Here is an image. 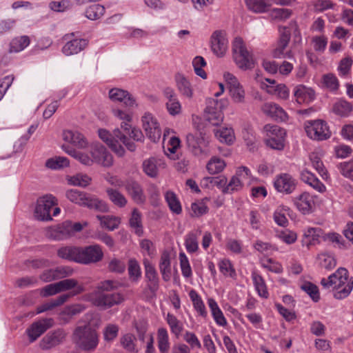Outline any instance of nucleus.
I'll return each instance as SVG.
<instances>
[{"label": "nucleus", "mask_w": 353, "mask_h": 353, "mask_svg": "<svg viewBox=\"0 0 353 353\" xmlns=\"http://www.w3.org/2000/svg\"><path fill=\"white\" fill-rule=\"evenodd\" d=\"M297 185L296 180L290 174L282 173L276 176L274 187L277 192L285 194H292Z\"/></svg>", "instance_id": "f8f14e48"}, {"label": "nucleus", "mask_w": 353, "mask_h": 353, "mask_svg": "<svg viewBox=\"0 0 353 353\" xmlns=\"http://www.w3.org/2000/svg\"><path fill=\"white\" fill-rule=\"evenodd\" d=\"M214 133L221 142L231 144L234 140V132L231 128H221L216 130Z\"/></svg>", "instance_id": "8fccbe9b"}, {"label": "nucleus", "mask_w": 353, "mask_h": 353, "mask_svg": "<svg viewBox=\"0 0 353 353\" xmlns=\"http://www.w3.org/2000/svg\"><path fill=\"white\" fill-rule=\"evenodd\" d=\"M54 321L52 319H43L33 323L27 330L30 343H33L40 337L48 329L52 327Z\"/></svg>", "instance_id": "2eb2a0df"}, {"label": "nucleus", "mask_w": 353, "mask_h": 353, "mask_svg": "<svg viewBox=\"0 0 353 353\" xmlns=\"http://www.w3.org/2000/svg\"><path fill=\"white\" fill-rule=\"evenodd\" d=\"M291 32L285 27L280 29V37L277 46L272 52V56L276 59H292L293 54L291 50H285L290 40Z\"/></svg>", "instance_id": "9b49d317"}, {"label": "nucleus", "mask_w": 353, "mask_h": 353, "mask_svg": "<svg viewBox=\"0 0 353 353\" xmlns=\"http://www.w3.org/2000/svg\"><path fill=\"white\" fill-rule=\"evenodd\" d=\"M225 166L226 163L223 159L217 157H212L208 161L206 168L210 174H216L221 172Z\"/></svg>", "instance_id": "de8ad7c7"}, {"label": "nucleus", "mask_w": 353, "mask_h": 353, "mask_svg": "<svg viewBox=\"0 0 353 353\" xmlns=\"http://www.w3.org/2000/svg\"><path fill=\"white\" fill-rule=\"evenodd\" d=\"M338 168L342 175L353 181V159L350 161L341 163Z\"/></svg>", "instance_id": "774afa93"}, {"label": "nucleus", "mask_w": 353, "mask_h": 353, "mask_svg": "<svg viewBox=\"0 0 353 353\" xmlns=\"http://www.w3.org/2000/svg\"><path fill=\"white\" fill-rule=\"evenodd\" d=\"M262 111L268 116L277 121H285L288 114L285 110L274 103H266L262 106Z\"/></svg>", "instance_id": "b1692460"}, {"label": "nucleus", "mask_w": 353, "mask_h": 353, "mask_svg": "<svg viewBox=\"0 0 353 353\" xmlns=\"http://www.w3.org/2000/svg\"><path fill=\"white\" fill-rule=\"evenodd\" d=\"M246 4L250 10L261 13L268 10L270 4L265 0H246Z\"/></svg>", "instance_id": "603ef678"}, {"label": "nucleus", "mask_w": 353, "mask_h": 353, "mask_svg": "<svg viewBox=\"0 0 353 353\" xmlns=\"http://www.w3.org/2000/svg\"><path fill=\"white\" fill-rule=\"evenodd\" d=\"M323 84L330 91H336L339 87L336 77L331 73L324 74L322 78Z\"/></svg>", "instance_id": "69168bd1"}, {"label": "nucleus", "mask_w": 353, "mask_h": 353, "mask_svg": "<svg viewBox=\"0 0 353 353\" xmlns=\"http://www.w3.org/2000/svg\"><path fill=\"white\" fill-rule=\"evenodd\" d=\"M323 238L339 249H347L350 245L349 241H347L341 234L336 232H328L325 234Z\"/></svg>", "instance_id": "4c0bfd02"}, {"label": "nucleus", "mask_w": 353, "mask_h": 353, "mask_svg": "<svg viewBox=\"0 0 353 353\" xmlns=\"http://www.w3.org/2000/svg\"><path fill=\"white\" fill-rule=\"evenodd\" d=\"M294 96L299 103H309L314 100L315 92L312 88L301 85L295 88Z\"/></svg>", "instance_id": "cd10ccee"}, {"label": "nucleus", "mask_w": 353, "mask_h": 353, "mask_svg": "<svg viewBox=\"0 0 353 353\" xmlns=\"http://www.w3.org/2000/svg\"><path fill=\"white\" fill-rule=\"evenodd\" d=\"M98 133L100 139L106 143L119 157H122L124 154L125 150L121 145L119 138L115 137L114 133L111 134L105 129H99Z\"/></svg>", "instance_id": "aec40b11"}, {"label": "nucleus", "mask_w": 353, "mask_h": 353, "mask_svg": "<svg viewBox=\"0 0 353 353\" xmlns=\"http://www.w3.org/2000/svg\"><path fill=\"white\" fill-rule=\"evenodd\" d=\"M170 256L168 252L165 251L161 256L159 270L164 281H168L171 278Z\"/></svg>", "instance_id": "c756f323"}, {"label": "nucleus", "mask_w": 353, "mask_h": 353, "mask_svg": "<svg viewBox=\"0 0 353 353\" xmlns=\"http://www.w3.org/2000/svg\"><path fill=\"white\" fill-rule=\"evenodd\" d=\"M192 121L194 127L199 132V137H196L192 134H188L186 137V141L192 152L195 155H199L203 152L201 145L204 142L205 132H204V125L200 123L201 119L199 117H193Z\"/></svg>", "instance_id": "1a4fd4ad"}, {"label": "nucleus", "mask_w": 353, "mask_h": 353, "mask_svg": "<svg viewBox=\"0 0 353 353\" xmlns=\"http://www.w3.org/2000/svg\"><path fill=\"white\" fill-rule=\"evenodd\" d=\"M74 34H65L64 39L68 41L62 48V52L66 56L74 55L83 50L88 46V41L85 39H70Z\"/></svg>", "instance_id": "dca6fc26"}, {"label": "nucleus", "mask_w": 353, "mask_h": 353, "mask_svg": "<svg viewBox=\"0 0 353 353\" xmlns=\"http://www.w3.org/2000/svg\"><path fill=\"white\" fill-rule=\"evenodd\" d=\"M86 199L83 201V207H87L90 210H94L101 212H106L109 208L105 201L100 199L97 196L87 193Z\"/></svg>", "instance_id": "a878e982"}, {"label": "nucleus", "mask_w": 353, "mask_h": 353, "mask_svg": "<svg viewBox=\"0 0 353 353\" xmlns=\"http://www.w3.org/2000/svg\"><path fill=\"white\" fill-rule=\"evenodd\" d=\"M79 247L65 246L59 248L57 255L63 259L77 263Z\"/></svg>", "instance_id": "a19ab883"}, {"label": "nucleus", "mask_w": 353, "mask_h": 353, "mask_svg": "<svg viewBox=\"0 0 353 353\" xmlns=\"http://www.w3.org/2000/svg\"><path fill=\"white\" fill-rule=\"evenodd\" d=\"M130 225L132 228L135 229V233L138 236H141L143 234L141 216L137 209H134L132 212V216L130 219Z\"/></svg>", "instance_id": "052dcab7"}, {"label": "nucleus", "mask_w": 353, "mask_h": 353, "mask_svg": "<svg viewBox=\"0 0 353 353\" xmlns=\"http://www.w3.org/2000/svg\"><path fill=\"white\" fill-rule=\"evenodd\" d=\"M143 172L150 177H156L158 174V168L157 166V160L155 158H150L143 162Z\"/></svg>", "instance_id": "bf43d9fd"}, {"label": "nucleus", "mask_w": 353, "mask_h": 353, "mask_svg": "<svg viewBox=\"0 0 353 353\" xmlns=\"http://www.w3.org/2000/svg\"><path fill=\"white\" fill-rule=\"evenodd\" d=\"M97 218L100 221L102 227L111 231L117 229L120 224V219L116 216L97 215Z\"/></svg>", "instance_id": "3c124183"}, {"label": "nucleus", "mask_w": 353, "mask_h": 353, "mask_svg": "<svg viewBox=\"0 0 353 353\" xmlns=\"http://www.w3.org/2000/svg\"><path fill=\"white\" fill-rule=\"evenodd\" d=\"M128 274L133 281H137L141 276V268L134 259H130L128 262Z\"/></svg>", "instance_id": "0e129e2a"}, {"label": "nucleus", "mask_w": 353, "mask_h": 353, "mask_svg": "<svg viewBox=\"0 0 353 353\" xmlns=\"http://www.w3.org/2000/svg\"><path fill=\"white\" fill-rule=\"evenodd\" d=\"M73 341L84 351H93L99 343L97 332L89 326L77 327L73 333Z\"/></svg>", "instance_id": "f03ea898"}, {"label": "nucleus", "mask_w": 353, "mask_h": 353, "mask_svg": "<svg viewBox=\"0 0 353 353\" xmlns=\"http://www.w3.org/2000/svg\"><path fill=\"white\" fill-rule=\"evenodd\" d=\"M220 272L225 276L235 278L236 273L231 261L229 259H223L219 263Z\"/></svg>", "instance_id": "680f3d73"}, {"label": "nucleus", "mask_w": 353, "mask_h": 353, "mask_svg": "<svg viewBox=\"0 0 353 353\" xmlns=\"http://www.w3.org/2000/svg\"><path fill=\"white\" fill-rule=\"evenodd\" d=\"M243 183L241 179H238L234 175L231 178L229 183L225 185L223 188V194H232L234 192L239 191L242 189Z\"/></svg>", "instance_id": "13d9d810"}, {"label": "nucleus", "mask_w": 353, "mask_h": 353, "mask_svg": "<svg viewBox=\"0 0 353 353\" xmlns=\"http://www.w3.org/2000/svg\"><path fill=\"white\" fill-rule=\"evenodd\" d=\"M70 221H65L52 232L51 236L58 241L66 239L72 235Z\"/></svg>", "instance_id": "7c9ffc66"}, {"label": "nucleus", "mask_w": 353, "mask_h": 353, "mask_svg": "<svg viewBox=\"0 0 353 353\" xmlns=\"http://www.w3.org/2000/svg\"><path fill=\"white\" fill-rule=\"evenodd\" d=\"M262 89L272 94H276L281 99H286L289 97V90L284 84H276V85H268L265 82L261 81Z\"/></svg>", "instance_id": "473e14b6"}, {"label": "nucleus", "mask_w": 353, "mask_h": 353, "mask_svg": "<svg viewBox=\"0 0 353 353\" xmlns=\"http://www.w3.org/2000/svg\"><path fill=\"white\" fill-rule=\"evenodd\" d=\"M87 193L79 191L77 189L68 190L66 193V197L72 203L82 206L84 204L83 201L86 199Z\"/></svg>", "instance_id": "6e6d98bb"}, {"label": "nucleus", "mask_w": 353, "mask_h": 353, "mask_svg": "<svg viewBox=\"0 0 353 353\" xmlns=\"http://www.w3.org/2000/svg\"><path fill=\"white\" fill-rule=\"evenodd\" d=\"M123 297L120 293H105L97 292L93 294L92 303L103 310L111 307L123 302Z\"/></svg>", "instance_id": "9d476101"}, {"label": "nucleus", "mask_w": 353, "mask_h": 353, "mask_svg": "<svg viewBox=\"0 0 353 353\" xmlns=\"http://www.w3.org/2000/svg\"><path fill=\"white\" fill-rule=\"evenodd\" d=\"M105 8L100 4H93L88 7L85 11V16L90 20L99 19L105 14Z\"/></svg>", "instance_id": "a18cd8bd"}, {"label": "nucleus", "mask_w": 353, "mask_h": 353, "mask_svg": "<svg viewBox=\"0 0 353 353\" xmlns=\"http://www.w3.org/2000/svg\"><path fill=\"white\" fill-rule=\"evenodd\" d=\"M125 188L137 204L145 203L146 198L139 183L134 180H129L125 183Z\"/></svg>", "instance_id": "5701e85b"}, {"label": "nucleus", "mask_w": 353, "mask_h": 353, "mask_svg": "<svg viewBox=\"0 0 353 353\" xmlns=\"http://www.w3.org/2000/svg\"><path fill=\"white\" fill-rule=\"evenodd\" d=\"M304 128L307 137L315 141L327 140L332 134L327 123L321 119L306 121Z\"/></svg>", "instance_id": "39448f33"}, {"label": "nucleus", "mask_w": 353, "mask_h": 353, "mask_svg": "<svg viewBox=\"0 0 353 353\" xmlns=\"http://www.w3.org/2000/svg\"><path fill=\"white\" fill-rule=\"evenodd\" d=\"M30 44V39L28 36H21L14 38L10 44V52H19L24 50Z\"/></svg>", "instance_id": "09e8293b"}, {"label": "nucleus", "mask_w": 353, "mask_h": 353, "mask_svg": "<svg viewBox=\"0 0 353 353\" xmlns=\"http://www.w3.org/2000/svg\"><path fill=\"white\" fill-rule=\"evenodd\" d=\"M69 160L64 157L50 158L46 162V166L52 170H58L69 165Z\"/></svg>", "instance_id": "5fc2aeb1"}, {"label": "nucleus", "mask_w": 353, "mask_h": 353, "mask_svg": "<svg viewBox=\"0 0 353 353\" xmlns=\"http://www.w3.org/2000/svg\"><path fill=\"white\" fill-rule=\"evenodd\" d=\"M90 154L94 163L103 167H110L113 163L112 154L105 146L100 143H96L92 146Z\"/></svg>", "instance_id": "4468645a"}, {"label": "nucleus", "mask_w": 353, "mask_h": 353, "mask_svg": "<svg viewBox=\"0 0 353 353\" xmlns=\"http://www.w3.org/2000/svg\"><path fill=\"white\" fill-rule=\"evenodd\" d=\"M63 149L66 153L79 161L83 165H90L94 163L92 158H90L87 154L77 151L68 145H63Z\"/></svg>", "instance_id": "ea45409f"}, {"label": "nucleus", "mask_w": 353, "mask_h": 353, "mask_svg": "<svg viewBox=\"0 0 353 353\" xmlns=\"http://www.w3.org/2000/svg\"><path fill=\"white\" fill-rule=\"evenodd\" d=\"M252 279L259 296L267 299L269 296V293L263 277L256 272H252Z\"/></svg>", "instance_id": "c9c22d12"}, {"label": "nucleus", "mask_w": 353, "mask_h": 353, "mask_svg": "<svg viewBox=\"0 0 353 353\" xmlns=\"http://www.w3.org/2000/svg\"><path fill=\"white\" fill-rule=\"evenodd\" d=\"M185 246L188 253H194L199 249L198 235L194 232H189L185 237Z\"/></svg>", "instance_id": "864d4df0"}, {"label": "nucleus", "mask_w": 353, "mask_h": 353, "mask_svg": "<svg viewBox=\"0 0 353 353\" xmlns=\"http://www.w3.org/2000/svg\"><path fill=\"white\" fill-rule=\"evenodd\" d=\"M176 81L181 94L186 97L191 98L192 97V90L188 79L183 75L178 74L176 76Z\"/></svg>", "instance_id": "37998d69"}, {"label": "nucleus", "mask_w": 353, "mask_h": 353, "mask_svg": "<svg viewBox=\"0 0 353 353\" xmlns=\"http://www.w3.org/2000/svg\"><path fill=\"white\" fill-rule=\"evenodd\" d=\"M60 292L73 289L72 292L69 294L70 296L79 294L85 291L83 285L79 284L78 281L74 279H67L57 282Z\"/></svg>", "instance_id": "bb28decb"}, {"label": "nucleus", "mask_w": 353, "mask_h": 353, "mask_svg": "<svg viewBox=\"0 0 353 353\" xmlns=\"http://www.w3.org/2000/svg\"><path fill=\"white\" fill-rule=\"evenodd\" d=\"M323 230L320 228H308L304 231V243L309 247L319 242V238L323 234Z\"/></svg>", "instance_id": "e433bc0d"}, {"label": "nucleus", "mask_w": 353, "mask_h": 353, "mask_svg": "<svg viewBox=\"0 0 353 353\" xmlns=\"http://www.w3.org/2000/svg\"><path fill=\"white\" fill-rule=\"evenodd\" d=\"M165 199L169 206L170 210L176 214H179L182 212L181 205L176 195L172 191H168L165 194Z\"/></svg>", "instance_id": "49530a36"}, {"label": "nucleus", "mask_w": 353, "mask_h": 353, "mask_svg": "<svg viewBox=\"0 0 353 353\" xmlns=\"http://www.w3.org/2000/svg\"><path fill=\"white\" fill-rule=\"evenodd\" d=\"M103 256V252L99 245L79 247L77 263L85 265L97 263L101 261Z\"/></svg>", "instance_id": "6e6552de"}, {"label": "nucleus", "mask_w": 353, "mask_h": 353, "mask_svg": "<svg viewBox=\"0 0 353 353\" xmlns=\"http://www.w3.org/2000/svg\"><path fill=\"white\" fill-rule=\"evenodd\" d=\"M109 97L112 101L123 102L128 108L137 107L135 98L128 91L114 88L109 91Z\"/></svg>", "instance_id": "6ab92c4d"}, {"label": "nucleus", "mask_w": 353, "mask_h": 353, "mask_svg": "<svg viewBox=\"0 0 353 353\" xmlns=\"http://www.w3.org/2000/svg\"><path fill=\"white\" fill-rule=\"evenodd\" d=\"M145 279L147 288L152 294H156L159 288V278L154 266L148 260L144 259Z\"/></svg>", "instance_id": "f3484780"}, {"label": "nucleus", "mask_w": 353, "mask_h": 353, "mask_svg": "<svg viewBox=\"0 0 353 353\" xmlns=\"http://www.w3.org/2000/svg\"><path fill=\"white\" fill-rule=\"evenodd\" d=\"M65 337V332L61 329L48 332L41 341L40 347L43 350L51 349L61 343Z\"/></svg>", "instance_id": "a211bd4d"}, {"label": "nucleus", "mask_w": 353, "mask_h": 353, "mask_svg": "<svg viewBox=\"0 0 353 353\" xmlns=\"http://www.w3.org/2000/svg\"><path fill=\"white\" fill-rule=\"evenodd\" d=\"M264 130L267 133L266 145L274 150H283L286 134L285 130L278 125L270 124L265 125Z\"/></svg>", "instance_id": "423d86ee"}, {"label": "nucleus", "mask_w": 353, "mask_h": 353, "mask_svg": "<svg viewBox=\"0 0 353 353\" xmlns=\"http://www.w3.org/2000/svg\"><path fill=\"white\" fill-rule=\"evenodd\" d=\"M158 347L161 353H168L170 348L169 336L165 328L161 327L157 332Z\"/></svg>", "instance_id": "c03bdc74"}, {"label": "nucleus", "mask_w": 353, "mask_h": 353, "mask_svg": "<svg viewBox=\"0 0 353 353\" xmlns=\"http://www.w3.org/2000/svg\"><path fill=\"white\" fill-rule=\"evenodd\" d=\"M166 321L170 327L171 332L176 336H179L183 330L181 322L170 313L167 314Z\"/></svg>", "instance_id": "e2e57ef3"}, {"label": "nucleus", "mask_w": 353, "mask_h": 353, "mask_svg": "<svg viewBox=\"0 0 353 353\" xmlns=\"http://www.w3.org/2000/svg\"><path fill=\"white\" fill-rule=\"evenodd\" d=\"M114 134L130 151H134L136 148L135 144L131 141L130 139L139 141H141L143 138V133L140 130L135 128H132V125L126 122H123L121 125V130L115 129Z\"/></svg>", "instance_id": "20e7f679"}, {"label": "nucleus", "mask_w": 353, "mask_h": 353, "mask_svg": "<svg viewBox=\"0 0 353 353\" xmlns=\"http://www.w3.org/2000/svg\"><path fill=\"white\" fill-rule=\"evenodd\" d=\"M332 111L339 116L347 117L352 111V105L350 102L340 99L333 105Z\"/></svg>", "instance_id": "79ce46f5"}, {"label": "nucleus", "mask_w": 353, "mask_h": 353, "mask_svg": "<svg viewBox=\"0 0 353 353\" xmlns=\"http://www.w3.org/2000/svg\"><path fill=\"white\" fill-rule=\"evenodd\" d=\"M228 46V39L221 31H215L211 37V48L217 57H223Z\"/></svg>", "instance_id": "4be33fe9"}, {"label": "nucleus", "mask_w": 353, "mask_h": 353, "mask_svg": "<svg viewBox=\"0 0 353 353\" xmlns=\"http://www.w3.org/2000/svg\"><path fill=\"white\" fill-rule=\"evenodd\" d=\"M57 205V199L52 194H47L40 197L37 200V205L34 209V217L39 221H51L52 216L50 213L52 208Z\"/></svg>", "instance_id": "0eeeda50"}, {"label": "nucleus", "mask_w": 353, "mask_h": 353, "mask_svg": "<svg viewBox=\"0 0 353 353\" xmlns=\"http://www.w3.org/2000/svg\"><path fill=\"white\" fill-rule=\"evenodd\" d=\"M294 203L302 214H308L312 212L314 202L309 193L303 192L294 199Z\"/></svg>", "instance_id": "393cba45"}, {"label": "nucleus", "mask_w": 353, "mask_h": 353, "mask_svg": "<svg viewBox=\"0 0 353 353\" xmlns=\"http://www.w3.org/2000/svg\"><path fill=\"white\" fill-rule=\"evenodd\" d=\"M143 128L147 137L153 142L159 140L161 130L156 118L152 114L145 113L142 117Z\"/></svg>", "instance_id": "ddd939ff"}, {"label": "nucleus", "mask_w": 353, "mask_h": 353, "mask_svg": "<svg viewBox=\"0 0 353 353\" xmlns=\"http://www.w3.org/2000/svg\"><path fill=\"white\" fill-rule=\"evenodd\" d=\"M109 200L116 206L123 208L127 204V199L125 196L117 189L108 188L105 190Z\"/></svg>", "instance_id": "72a5a7b5"}, {"label": "nucleus", "mask_w": 353, "mask_h": 353, "mask_svg": "<svg viewBox=\"0 0 353 353\" xmlns=\"http://www.w3.org/2000/svg\"><path fill=\"white\" fill-rule=\"evenodd\" d=\"M322 287L333 292L335 299L341 300L347 297L353 289V277L349 276L348 271L339 268L327 279L321 281Z\"/></svg>", "instance_id": "f257e3e1"}, {"label": "nucleus", "mask_w": 353, "mask_h": 353, "mask_svg": "<svg viewBox=\"0 0 353 353\" xmlns=\"http://www.w3.org/2000/svg\"><path fill=\"white\" fill-rule=\"evenodd\" d=\"M70 294H61L55 299H51L50 301L39 306L37 307V313L40 314L61 305L68 301V299L70 298Z\"/></svg>", "instance_id": "2f4dec72"}, {"label": "nucleus", "mask_w": 353, "mask_h": 353, "mask_svg": "<svg viewBox=\"0 0 353 353\" xmlns=\"http://www.w3.org/2000/svg\"><path fill=\"white\" fill-rule=\"evenodd\" d=\"M189 296L192 301L194 308L203 317H206L208 312L203 300L199 294L194 290H191Z\"/></svg>", "instance_id": "58836bf2"}, {"label": "nucleus", "mask_w": 353, "mask_h": 353, "mask_svg": "<svg viewBox=\"0 0 353 353\" xmlns=\"http://www.w3.org/2000/svg\"><path fill=\"white\" fill-rule=\"evenodd\" d=\"M301 289L306 292L314 302L319 301L320 295L319 288L315 284L306 281L301 284Z\"/></svg>", "instance_id": "4d7b16f0"}, {"label": "nucleus", "mask_w": 353, "mask_h": 353, "mask_svg": "<svg viewBox=\"0 0 353 353\" xmlns=\"http://www.w3.org/2000/svg\"><path fill=\"white\" fill-rule=\"evenodd\" d=\"M163 94L167 99L165 105L169 114L172 116L179 114L181 112V105L174 90L169 87L165 88L163 90Z\"/></svg>", "instance_id": "412c9836"}, {"label": "nucleus", "mask_w": 353, "mask_h": 353, "mask_svg": "<svg viewBox=\"0 0 353 353\" xmlns=\"http://www.w3.org/2000/svg\"><path fill=\"white\" fill-rule=\"evenodd\" d=\"M320 265L327 270H332L336 265V261L334 257L328 254H322L319 255Z\"/></svg>", "instance_id": "338daca9"}, {"label": "nucleus", "mask_w": 353, "mask_h": 353, "mask_svg": "<svg viewBox=\"0 0 353 353\" xmlns=\"http://www.w3.org/2000/svg\"><path fill=\"white\" fill-rule=\"evenodd\" d=\"M233 58L238 67L243 70L254 68V61L252 55L244 46L241 38L236 37L232 43Z\"/></svg>", "instance_id": "7ed1b4c3"}, {"label": "nucleus", "mask_w": 353, "mask_h": 353, "mask_svg": "<svg viewBox=\"0 0 353 353\" xmlns=\"http://www.w3.org/2000/svg\"><path fill=\"white\" fill-rule=\"evenodd\" d=\"M201 185L207 188L214 186L221 189L223 192L225 185L227 183V178L225 176H206L201 180Z\"/></svg>", "instance_id": "f704fd0d"}, {"label": "nucleus", "mask_w": 353, "mask_h": 353, "mask_svg": "<svg viewBox=\"0 0 353 353\" xmlns=\"http://www.w3.org/2000/svg\"><path fill=\"white\" fill-rule=\"evenodd\" d=\"M63 137L65 141L70 142L79 148H84L88 144L85 137L77 131L65 130L63 133Z\"/></svg>", "instance_id": "c85d7f7f"}]
</instances>
